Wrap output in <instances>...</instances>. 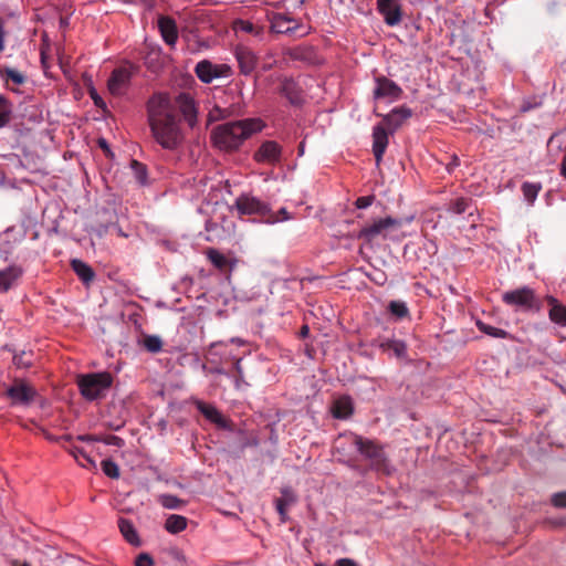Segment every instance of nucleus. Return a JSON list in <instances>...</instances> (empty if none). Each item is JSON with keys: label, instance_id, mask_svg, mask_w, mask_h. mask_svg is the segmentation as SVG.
Listing matches in <instances>:
<instances>
[{"label": "nucleus", "instance_id": "11", "mask_svg": "<svg viewBox=\"0 0 566 566\" xmlns=\"http://www.w3.org/2000/svg\"><path fill=\"white\" fill-rule=\"evenodd\" d=\"M377 11L389 27H396L402 21L401 0H376Z\"/></svg>", "mask_w": 566, "mask_h": 566}, {"label": "nucleus", "instance_id": "57", "mask_svg": "<svg viewBox=\"0 0 566 566\" xmlns=\"http://www.w3.org/2000/svg\"><path fill=\"white\" fill-rule=\"evenodd\" d=\"M277 213L281 216V220H289L291 218L285 208H281Z\"/></svg>", "mask_w": 566, "mask_h": 566}, {"label": "nucleus", "instance_id": "46", "mask_svg": "<svg viewBox=\"0 0 566 566\" xmlns=\"http://www.w3.org/2000/svg\"><path fill=\"white\" fill-rule=\"evenodd\" d=\"M233 369H234L233 377L235 378V385H237V387H239L240 382L243 381V370L241 367V359H235Z\"/></svg>", "mask_w": 566, "mask_h": 566}, {"label": "nucleus", "instance_id": "2", "mask_svg": "<svg viewBox=\"0 0 566 566\" xmlns=\"http://www.w3.org/2000/svg\"><path fill=\"white\" fill-rule=\"evenodd\" d=\"M260 118H245L216 126L211 132L213 145L224 151H234L244 140L263 129Z\"/></svg>", "mask_w": 566, "mask_h": 566}, {"label": "nucleus", "instance_id": "36", "mask_svg": "<svg viewBox=\"0 0 566 566\" xmlns=\"http://www.w3.org/2000/svg\"><path fill=\"white\" fill-rule=\"evenodd\" d=\"M388 310L397 318H403L409 314L406 303L401 301H391L388 305Z\"/></svg>", "mask_w": 566, "mask_h": 566}, {"label": "nucleus", "instance_id": "28", "mask_svg": "<svg viewBox=\"0 0 566 566\" xmlns=\"http://www.w3.org/2000/svg\"><path fill=\"white\" fill-rule=\"evenodd\" d=\"M72 270L76 273V275L84 282L90 283L94 279L93 269L86 264L85 262L74 259L71 262Z\"/></svg>", "mask_w": 566, "mask_h": 566}, {"label": "nucleus", "instance_id": "55", "mask_svg": "<svg viewBox=\"0 0 566 566\" xmlns=\"http://www.w3.org/2000/svg\"><path fill=\"white\" fill-rule=\"evenodd\" d=\"M91 97L97 107H105V103L103 102L102 97H99L95 92L91 93Z\"/></svg>", "mask_w": 566, "mask_h": 566}, {"label": "nucleus", "instance_id": "59", "mask_svg": "<svg viewBox=\"0 0 566 566\" xmlns=\"http://www.w3.org/2000/svg\"><path fill=\"white\" fill-rule=\"evenodd\" d=\"M98 146H99L103 150H105L106 153H108V151H109V148H108L107 142H106L104 138H101V139L98 140Z\"/></svg>", "mask_w": 566, "mask_h": 566}, {"label": "nucleus", "instance_id": "5", "mask_svg": "<svg viewBox=\"0 0 566 566\" xmlns=\"http://www.w3.org/2000/svg\"><path fill=\"white\" fill-rule=\"evenodd\" d=\"M402 227V220L392 217L380 218L371 223L365 224L357 234L359 240H364L367 244H371L378 239L386 240L394 231Z\"/></svg>", "mask_w": 566, "mask_h": 566}, {"label": "nucleus", "instance_id": "15", "mask_svg": "<svg viewBox=\"0 0 566 566\" xmlns=\"http://www.w3.org/2000/svg\"><path fill=\"white\" fill-rule=\"evenodd\" d=\"M375 81L376 87L374 90V97L376 99L389 98L396 101L402 95L401 87L386 76H378Z\"/></svg>", "mask_w": 566, "mask_h": 566}, {"label": "nucleus", "instance_id": "45", "mask_svg": "<svg viewBox=\"0 0 566 566\" xmlns=\"http://www.w3.org/2000/svg\"><path fill=\"white\" fill-rule=\"evenodd\" d=\"M551 501L555 507H566V492L555 493Z\"/></svg>", "mask_w": 566, "mask_h": 566}, {"label": "nucleus", "instance_id": "52", "mask_svg": "<svg viewBox=\"0 0 566 566\" xmlns=\"http://www.w3.org/2000/svg\"><path fill=\"white\" fill-rule=\"evenodd\" d=\"M76 439L80 441H83V442H93V441L101 440V438H98L97 436H92V434H81V436H77Z\"/></svg>", "mask_w": 566, "mask_h": 566}, {"label": "nucleus", "instance_id": "25", "mask_svg": "<svg viewBox=\"0 0 566 566\" xmlns=\"http://www.w3.org/2000/svg\"><path fill=\"white\" fill-rule=\"evenodd\" d=\"M353 411V402L349 397H342L335 400L332 408V413L336 419H346Z\"/></svg>", "mask_w": 566, "mask_h": 566}, {"label": "nucleus", "instance_id": "49", "mask_svg": "<svg viewBox=\"0 0 566 566\" xmlns=\"http://www.w3.org/2000/svg\"><path fill=\"white\" fill-rule=\"evenodd\" d=\"M374 201V196H365V197H359L356 199V207L358 209H365L367 207H369Z\"/></svg>", "mask_w": 566, "mask_h": 566}, {"label": "nucleus", "instance_id": "38", "mask_svg": "<svg viewBox=\"0 0 566 566\" xmlns=\"http://www.w3.org/2000/svg\"><path fill=\"white\" fill-rule=\"evenodd\" d=\"M471 202V199L458 198L454 201L450 202L448 210L453 213L461 214L469 209Z\"/></svg>", "mask_w": 566, "mask_h": 566}, {"label": "nucleus", "instance_id": "37", "mask_svg": "<svg viewBox=\"0 0 566 566\" xmlns=\"http://www.w3.org/2000/svg\"><path fill=\"white\" fill-rule=\"evenodd\" d=\"M144 347L150 353H158L161 350L163 340L155 335H147L143 340Z\"/></svg>", "mask_w": 566, "mask_h": 566}, {"label": "nucleus", "instance_id": "22", "mask_svg": "<svg viewBox=\"0 0 566 566\" xmlns=\"http://www.w3.org/2000/svg\"><path fill=\"white\" fill-rule=\"evenodd\" d=\"M197 409L212 423L217 424L219 428L226 429L229 427V420L226 419L221 412L213 407L212 405L206 403L203 401L197 402Z\"/></svg>", "mask_w": 566, "mask_h": 566}, {"label": "nucleus", "instance_id": "43", "mask_svg": "<svg viewBox=\"0 0 566 566\" xmlns=\"http://www.w3.org/2000/svg\"><path fill=\"white\" fill-rule=\"evenodd\" d=\"M306 49L302 46L286 49L284 54L292 60H304L306 57Z\"/></svg>", "mask_w": 566, "mask_h": 566}, {"label": "nucleus", "instance_id": "6", "mask_svg": "<svg viewBox=\"0 0 566 566\" xmlns=\"http://www.w3.org/2000/svg\"><path fill=\"white\" fill-rule=\"evenodd\" d=\"M234 207L240 216H259L266 223H275L280 219L271 210L268 203L259 200L255 197L241 195L235 199Z\"/></svg>", "mask_w": 566, "mask_h": 566}, {"label": "nucleus", "instance_id": "7", "mask_svg": "<svg viewBox=\"0 0 566 566\" xmlns=\"http://www.w3.org/2000/svg\"><path fill=\"white\" fill-rule=\"evenodd\" d=\"M502 301L509 305L522 311H541L542 304L537 298L535 291L528 286H522L503 293Z\"/></svg>", "mask_w": 566, "mask_h": 566}, {"label": "nucleus", "instance_id": "26", "mask_svg": "<svg viewBox=\"0 0 566 566\" xmlns=\"http://www.w3.org/2000/svg\"><path fill=\"white\" fill-rule=\"evenodd\" d=\"M118 527H119L122 535L125 537V539L129 544H132L134 546L140 545V541H139L138 534L135 530V526L129 520L123 518V517L119 518Z\"/></svg>", "mask_w": 566, "mask_h": 566}, {"label": "nucleus", "instance_id": "4", "mask_svg": "<svg viewBox=\"0 0 566 566\" xmlns=\"http://www.w3.org/2000/svg\"><path fill=\"white\" fill-rule=\"evenodd\" d=\"M112 384L113 377L107 371L78 375L76 378L81 395L90 401L104 398Z\"/></svg>", "mask_w": 566, "mask_h": 566}, {"label": "nucleus", "instance_id": "12", "mask_svg": "<svg viewBox=\"0 0 566 566\" xmlns=\"http://www.w3.org/2000/svg\"><path fill=\"white\" fill-rule=\"evenodd\" d=\"M282 157V147L275 140L263 142L253 155L259 164L276 165Z\"/></svg>", "mask_w": 566, "mask_h": 566}, {"label": "nucleus", "instance_id": "58", "mask_svg": "<svg viewBox=\"0 0 566 566\" xmlns=\"http://www.w3.org/2000/svg\"><path fill=\"white\" fill-rule=\"evenodd\" d=\"M209 371L211 374H222V375H228L224 369L221 367V366H216L213 368H210Z\"/></svg>", "mask_w": 566, "mask_h": 566}, {"label": "nucleus", "instance_id": "34", "mask_svg": "<svg viewBox=\"0 0 566 566\" xmlns=\"http://www.w3.org/2000/svg\"><path fill=\"white\" fill-rule=\"evenodd\" d=\"M159 503L168 510H179L185 504V501L171 494H163L159 496Z\"/></svg>", "mask_w": 566, "mask_h": 566}, {"label": "nucleus", "instance_id": "24", "mask_svg": "<svg viewBox=\"0 0 566 566\" xmlns=\"http://www.w3.org/2000/svg\"><path fill=\"white\" fill-rule=\"evenodd\" d=\"M23 271L18 265H10L0 270V292H8L21 277Z\"/></svg>", "mask_w": 566, "mask_h": 566}, {"label": "nucleus", "instance_id": "17", "mask_svg": "<svg viewBox=\"0 0 566 566\" xmlns=\"http://www.w3.org/2000/svg\"><path fill=\"white\" fill-rule=\"evenodd\" d=\"M235 59L238 61L240 72L243 75H250L254 72L258 64L256 54L248 46H237Z\"/></svg>", "mask_w": 566, "mask_h": 566}, {"label": "nucleus", "instance_id": "33", "mask_svg": "<svg viewBox=\"0 0 566 566\" xmlns=\"http://www.w3.org/2000/svg\"><path fill=\"white\" fill-rule=\"evenodd\" d=\"M207 256L209 261L219 270H224L228 266V259L216 249H208Z\"/></svg>", "mask_w": 566, "mask_h": 566}, {"label": "nucleus", "instance_id": "31", "mask_svg": "<svg viewBox=\"0 0 566 566\" xmlns=\"http://www.w3.org/2000/svg\"><path fill=\"white\" fill-rule=\"evenodd\" d=\"M476 326L480 332L494 338H507L510 336L506 331L491 326L482 321H478Z\"/></svg>", "mask_w": 566, "mask_h": 566}, {"label": "nucleus", "instance_id": "50", "mask_svg": "<svg viewBox=\"0 0 566 566\" xmlns=\"http://www.w3.org/2000/svg\"><path fill=\"white\" fill-rule=\"evenodd\" d=\"M223 117H224L223 111L220 109L219 107H216L214 109H212L209 113V122L219 120V119H222Z\"/></svg>", "mask_w": 566, "mask_h": 566}, {"label": "nucleus", "instance_id": "18", "mask_svg": "<svg viewBox=\"0 0 566 566\" xmlns=\"http://www.w3.org/2000/svg\"><path fill=\"white\" fill-rule=\"evenodd\" d=\"M158 29L166 44L175 46L178 40V28L176 21L168 15H161L158 19Z\"/></svg>", "mask_w": 566, "mask_h": 566}, {"label": "nucleus", "instance_id": "62", "mask_svg": "<svg viewBox=\"0 0 566 566\" xmlns=\"http://www.w3.org/2000/svg\"><path fill=\"white\" fill-rule=\"evenodd\" d=\"M11 566H31L29 563L24 562V563H21L20 560L18 559H14L11 562Z\"/></svg>", "mask_w": 566, "mask_h": 566}, {"label": "nucleus", "instance_id": "20", "mask_svg": "<svg viewBox=\"0 0 566 566\" xmlns=\"http://www.w3.org/2000/svg\"><path fill=\"white\" fill-rule=\"evenodd\" d=\"M300 25L290 17L275 14L271 21V31L279 34H294Z\"/></svg>", "mask_w": 566, "mask_h": 566}, {"label": "nucleus", "instance_id": "23", "mask_svg": "<svg viewBox=\"0 0 566 566\" xmlns=\"http://www.w3.org/2000/svg\"><path fill=\"white\" fill-rule=\"evenodd\" d=\"M545 300L549 305V319L560 326H566V306L552 295H547Z\"/></svg>", "mask_w": 566, "mask_h": 566}, {"label": "nucleus", "instance_id": "61", "mask_svg": "<svg viewBox=\"0 0 566 566\" xmlns=\"http://www.w3.org/2000/svg\"><path fill=\"white\" fill-rule=\"evenodd\" d=\"M308 333H310L308 326L307 325H303L302 328H301V332H300L301 336L302 337H306L308 335Z\"/></svg>", "mask_w": 566, "mask_h": 566}, {"label": "nucleus", "instance_id": "44", "mask_svg": "<svg viewBox=\"0 0 566 566\" xmlns=\"http://www.w3.org/2000/svg\"><path fill=\"white\" fill-rule=\"evenodd\" d=\"M135 566H154V559L148 553H140L136 557Z\"/></svg>", "mask_w": 566, "mask_h": 566}, {"label": "nucleus", "instance_id": "3", "mask_svg": "<svg viewBox=\"0 0 566 566\" xmlns=\"http://www.w3.org/2000/svg\"><path fill=\"white\" fill-rule=\"evenodd\" d=\"M348 439L363 459L368 462L369 470L386 476L394 474L395 467L391 464L382 444L356 433H350Z\"/></svg>", "mask_w": 566, "mask_h": 566}, {"label": "nucleus", "instance_id": "56", "mask_svg": "<svg viewBox=\"0 0 566 566\" xmlns=\"http://www.w3.org/2000/svg\"><path fill=\"white\" fill-rule=\"evenodd\" d=\"M44 438L51 442H60V438L50 433L49 431L43 430Z\"/></svg>", "mask_w": 566, "mask_h": 566}, {"label": "nucleus", "instance_id": "9", "mask_svg": "<svg viewBox=\"0 0 566 566\" xmlns=\"http://www.w3.org/2000/svg\"><path fill=\"white\" fill-rule=\"evenodd\" d=\"M175 111L178 108L184 120L190 128L198 123V106L193 97L188 93H179L172 102Z\"/></svg>", "mask_w": 566, "mask_h": 566}, {"label": "nucleus", "instance_id": "30", "mask_svg": "<svg viewBox=\"0 0 566 566\" xmlns=\"http://www.w3.org/2000/svg\"><path fill=\"white\" fill-rule=\"evenodd\" d=\"M380 347L384 350H391L398 358H406L407 356V345L402 340L387 339L381 343Z\"/></svg>", "mask_w": 566, "mask_h": 566}, {"label": "nucleus", "instance_id": "39", "mask_svg": "<svg viewBox=\"0 0 566 566\" xmlns=\"http://www.w3.org/2000/svg\"><path fill=\"white\" fill-rule=\"evenodd\" d=\"M102 470L105 475L112 479H118L119 478V468L118 465L111 459L103 460L102 463Z\"/></svg>", "mask_w": 566, "mask_h": 566}, {"label": "nucleus", "instance_id": "51", "mask_svg": "<svg viewBox=\"0 0 566 566\" xmlns=\"http://www.w3.org/2000/svg\"><path fill=\"white\" fill-rule=\"evenodd\" d=\"M223 346H224V345H223V343H221V342H220V343H213V344H211V345H210V348H209V350H208V355H209L210 357L218 355V354H219L218 349H219V348H222Z\"/></svg>", "mask_w": 566, "mask_h": 566}, {"label": "nucleus", "instance_id": "29", "mask_svg": "<svg viewBox=\"0 0 566 566\" xmlns=\"http://www.w3.org/2000/svg\"><path fill=\"white\" fill-rule=\"evenodd\" d=\"M187 524L188 520L185 516L172 514L166 520L165 528L171 534H178L186 530Z\"/></svg>", "mask_w": 566, "mask_h": 566}, {"label": "nucleus", "instance_id": "19", "mask_svg": "<svg viewBox=\"0 0 566 566\" xmlns=\"http://www.w3.org/2000/svg\"><path fill=\"white\" fill-rule=\"evenodd\" d=\"M296 500L297 497L295 492L289 486L283 488L281 490V496L275 499V509L280 515V520L282 523H285L287 521V509L289 506L296 503Z\"/></svg>", "mask_w": 566, "mask_h": 566}, {"label": "nucleus", "instance_id": "53", "mask_svg": "<svg viewBox=\"0 0 566 566\" xmlns=\"http://www.w3.org/2000/svg\"><path fill=\"white\" fill-rule=\"evenodd\" d=\"M335 566H358L356 562L350 558H340L337 559Z\"/></svg>", "mask_w": 566, "mask_h": 566}, {"label": "nucleus", "instance_id": "41", "mask_svg": "<svg viewBox=\"0 0 566 566\" xmlns=\"http://www.w3.org/2000/svg\"><path fill=\"white\" fill-rule=\"evenodd\" d=\"M132 169H133L136 180L140 185H144L146 182V178H147L146 166L137 160H132Z\"/></svg>", "mask_w": 566, "mask_h": 566}, {"label": "nucleus", "instance_id": "42", "mask_svg": "<svg viewBox=\"0 0 566 566\" xmlns=\"http://www.w3.org/2000/svg\"><path fill=\"white\" fill-rule=\"evenodd\" d=\"M11 107L9 102L0 96V127L6 126L10 120Z\"/></svg>", "mask_w": 566, "mask_h": 566}, {"label": "nucleus", "instance_id": "1", "mask_svg": "<svg viewBox=\"0 0 566 566\" xmlns=\"http://www.w3.org/2000/svg\"><path fill=\"white\" fill-rule=\"evenodd\" d=\"M147 120L153 138L164 149L175 151L181 147L185 135L169 95L157 93L148 99Z\"/></svg>", "mask_w": 566, "mask_h": 566}, {"label": "nucleus", "instance_id": "64", "mask_svg": "<svg viewBox=\"0 0 566 566\" xmlns=\"http://www.w3.org/2000/svg\"><path fill=\"white\" fill-rule=\"evenodd\" d=\"M270 67H271V65H269V64H265V65L263 66V69H264V70H269Z\"/></svg>", "mask_w": 566, "mask_h": 566}, {"label": "nucleus", "instance_id": "47", "mask_svg": "<svg viewBox=\"0 0 566 566\" xmlns=\"http://www.w3.org/2000/svg\"><path fill=\"white\" fill-rule=\"evenodd\" d=\"M13 364L18 368H27L31 365V361L29 359H25V353H22L20 355L13 356Z\"/></svg>", "mask_w": 566, "mask_h": 566}, {"label": "nucleus", "instance_id": "35", "mask_svg": "<svg viewBox=\"0 0 566 566\" xmlns=\"http://www.w3.org/2000/svg\"><path fill=\"white\" fill-rule=\"evenodd\" d=\"M541 184L524 182L522 185V191L527 202L533 203L541 191Z\"/></svg>", "mask_w": 566, "mask_h": 566}, {"label": "nucleus", "instance_id": "13", "mask_svg": "<svg viewBox=\"0 0 566 566\" xmlns=\"http://www.w3.org/2000/svg\"><path fill=\"white\" fill-rule=\"evenodd\" d=\"M376 115L382 117V122L380 124L385 125L390 134H394L412 116V111L407 106H399L394 108L387 115H381L379 113H376Z\"/></svg>", "mask_w": 566, "mask_h": 566}, {"label": "nucleus", "instance_id": "40", "mask_svg": "<svg viewBox=\"0 0 566 566\" xmlns=\"http://www.w3.org/2000/svg\"><path fill=\"white\" fill-rule=\"evenodd\" d=\"M234 29H235V31H242V32L252 33L255 35L261 33V28H259V27L254 25L252 22L245 21V20L235 21Z\"/></svg>", "mask_w": 566, "mask_h": 566}, {"label": "nucleus", "instance_id": "63", "mask_svg": "<svg viewBox=\"0 0 566 566\" xmlns=\"http://www.w3.org/2000/svg\"><path fill=\"white\" fill-rule=\"evenodd\" d=\"M303 153H304V144L301 143L300 146H298V154L303 155Z\"/></svg>", "mask_w": 566, "mask_h": 566}, {"label": "nucleus", "instance_id": "8", "mask_svg": "<svg viewBox=\"0 0 566 566\" xmlns=\"http://www.w3.org/2000/svg\"><path fill=\"white\" fill-rule=\"evenodd\" d=\"M195 73L202 83L209 84L218 78L230 77L232 69L224 63L214 64L209 60H202L197 63Z\"/></svg>", "mask_w": 566, "mask_h": 566}, {"label": "nucleus", "instance_id": "14", "mask_svg": "<svg viewBox=\"0 0 566 566\" xmlns=\"http://www.w3.org/2000/svg\"><path fill=\"white\" fill-rule=\"evenodd\" d=\"M130 77L132 73L127 69H115L107 81L109 93L114 96L124 95L130 83Z\"/></svg>", "mask_w": 566, "mask_h": 566}, {"label": "nucleus", "instance_id": "27", "mask_svg": "<svg viewBox=\"0 0 566 566\" xmlns=\"http://www.w3.org/2000/svg\"><path fill=\"white\" fill-rule=\"evenodd\" d=\"M63 447L65 448V450H67V452L70 454H72V457L77 461V463L81 467L87 468V469L96 468L95 461L86 453V451L83 448H80L76 446L69 448V447H65L64 444H63Z\"/></svg>", "mask_w": 566, "mask_h": 566}, {"label": "nucleus", "instance_id": "10", "mask_svg": "<svg viewBox=\"0 0 566 566\" xmlns=\"http://www.w3.org/2000/svg\"><path fill=\"white\" fill-rule=\"evenodd\" d=\"M35 395V389L21 379H15L7 389V397L11 399L12 405L28 406L34 400Z\"/></svg>", "mask_w": 566, "mask_h": 566}, {"label": "nucleus", "instance_id": "32", "mask_svg": "<svg viewBox=\"0 0 566 566\" xmlns=\"http://www.w3.org/2000/svg\"><path fill=\"white\" fill-rule=\"evenodd\" d=\"M0 75L8 82V81H12L14 84L17 85H22L24 84L25 82V76L14 70V69H11V67H3L0 70Z\"/></svg>", "mask_w": 566, "mask_h": 566}, {"label": "nucleus", "instance_id": "16", "mask_svg": "<svg viewBox=\"0 0 566 566\" xmlns=\"http://www.w3.org/2000/svg\"><path fill=\"white\" fill-rule=\"evenodd\" d=\"M389 130L382 124L373 128V154L377 165H380L388 146Z\"/></svg>", "mask_w": 566, "mask_h": 566}, {"label": "nucleus", "instance_id": "21", "mask_svg": "<svg viewBox=\"0 0 566 566\" xmlns=\"http://www.w3.org/2000/svg\"><path fill=\"white\" fill-rule=\"evenodd\" d=\"M280 93L294 106H300L304 102L302 91L293 80L285 78Z\"/></svg>", "mask_w": 566, "mask_h": 566}, {"label": "nucleus", "instance_id": "60", "mask_svg": "<svg viewBox=\"0 0 566 566\" xmlns=\"http://www.w3.org/2000/svg\"><path fill=\"white\" fill-rule=\"evenodd\" d=\"M59 438H60V442L59 443L70 442L73 439V437L71 434H64V436H61Z\"/></svg>", "mask_w": 566, "mask_h": 566}, {"label": "nucleus", "instance_id": "54", "mask_svg": "<svg viewBox=\"0 0 566 566\" xmlns=\"http://www.w3.org/2000/svg\"><path fill=\"white\" fill-rule=\"evenodd\" d=\"M4 36H6L4 22L0 18V52L4 49Z\"/></svg>", "mask_w": 566, "mask_h": 566}, {"label": "nucleus", "instance_id": "48", "mask_svg": "<svg viewBox=\"0 0 566 566\" xmlns=\"http://www.w3.org/2000/svg\"><path fill=\"white\" fill-rule=\"evenodd\" d=\"M99 441H103L105 444H108V446H115V447H123L124 446V440L117 436H107L105 437L104 439H101Z\"/></svg>", "mask_w": 566, "mask_h": 566}]
</instances>
